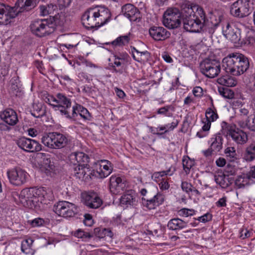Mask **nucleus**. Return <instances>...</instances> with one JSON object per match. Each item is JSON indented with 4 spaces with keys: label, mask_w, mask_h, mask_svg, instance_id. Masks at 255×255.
Returning a JSON list of instances; mask_svg holds the SVG:
<instances>
[{
    "label": "nucleus",
    "mask_w": 255,
    "mask_h": 255,
    "mask_svg": "<svg viewBox=\"0 0 255 255\" xmlns=\"http://www.w3.org/2000/svg\"><path fill=\"white\" fill-rule=\"evenodd\" d=\"M183 26L187 31L200 32L204 27V20L207 17L203 9L198 5H192L189 1L182 3Z\"/></svg>",
    "instance_id": "f257e3e1"
},
{
    "label": "nucleus",
    "mask_w": 255,
    "mask_h": 255,
    "mask_svg": "<svg viewBox=\"0 0 255 255\" xmlns=\"http://www.w3.org/2000/svg\"><path fill=\"white\" fill-rule=\"evenodd\" d=\"M111 17L110 10L105 6L91 7L82 16L83 25L87 29H97L107 23Z\"/></svg>",
    "instance_id": "f03ea898"
},
{
    "label": "nucleus",
    "mask_w": 255,
    "mask_h": 255,
    "mask_svg": "<svg viewBox=\"0 0 255 255\" xmlns=\"http://www.w3.org/2000/svg\"><path fill=\"white\" fill-rule=\"evenodd\" d=\"M222 66L227 73L239 76L249 69L250 62L248 58L243 54L232 53L223 59Z\"/></svg>",
    "instance_id": "7ed1b4c3"
},
{
    "label": "nucleus",
    "mask_w": 255,
    "mask_h": 255,
    "mask_svg": "<svg viewBox=\"0 0 255 255\" xmlns=\"http://www.w3.org/2000/svg\"><path fill=\"white\" fill-rule=\"evenodd\" d=\"M41 142L50 148L61 149L71 144L72 137L68 134L52 132L43 135L41 138Z\"/></svg>",
    "instance_id": "20e7f679"
},
{
    "label": "nucleus",
    "mask_w": 255,
    "mask_h": 255,
    "mask_svg": "<svg viewBox=\"0 0 255 255\" xmlns=\"http://www.w3.org/2000/svg\"><path fill=\"white\" fill-rule=\"evenodd\" d=\"M41 189L34 188H25L22 190L19 194V198L21 203L30 206V208L39 206V203L44 202L46 198L43 193H41Z\"/></svg>",
    "instance_id": "39448f33"
},
{
    "label": "nucleus",
    "mask_w": 255,
    "mask_h": 255,
    "mask_svg": "<svg viewBox=\"0 0 255 255\" xmlns=\"http://www.w3.org/2000/svg\"><path fill=\"white\" fill-rule=\"evenodd\" d=\"M140 193L143 197L141 198L142 205L148 210L155 209L157 207L162 205L165 200V195L159 192L152 195L150 190L142 188Z\"/></svg>",
    "instance_id": "423d86ee"
},
{
    "label": "nucleus",
    "mask_w": 255,
    "mask_h": 255,
    "mask_svg": "<svg viewBox=\"0 0 255 255\" xmlns=\"http://www.w3.org/2000/svg\"><path fill=\"white\" fill-rule=\"evenodd\" d=\"M181 11L176 7H169L166 9L163 14L162 22L163 25L170 29L179 27L181 20L183 22V14L182 5Z\"/></svg>",
    "instance_id": "0eeeda50"
},
{
    "label": "nucleus",
    "mask_w": 255,
    "mask_h": 255,
    "mask_svg": "<svg viewBox=\"0 0 255 255\" xmlns=\"http://www.w3.org/2000/svg\"><path fill=\"white\" fill-rule=\"evenodd\" d=\"M30 28L33 34L39 37L49 35L55 30L53 23L47 19H38L32 21Z\"/></svg>",
    "instance_id": "6e6552de"
},
{
    "label": "nucleus",
    "mask_w": 255,
    "mask_h": 255,
    "mask_svg": "<svg viewBox=\"0 0 255 255\" xmlns=\"http://www.w3.org/2000/svg\"><path fill=\"white\" fill-rule=\"evenodd\" d=\"M201 72L209 78H213L218 75L221 70L220 63L216 59L206 58L200 64Z\"/></svg>",
    "instance_id": "1a4fd4ad"
},
{
    "label": "nucleus",
    "mask_w": 255,
    "mask_h": 255,
    "mask_svg": "<svg viewBox=\"0 0 255 255\" xmlns=\"http://www.w3.org/2000/svg\"><path fill=\"white\" fill-rule=\"evenodd\" d=\"M130 60L129 56L126 53H120L109 59L111 62L109 65L113 71L121 74L123 73L125 67L130 63Z\"/></svg>",
    "instance_id": "9d476101"
},
{
    "label": "nucleus",
    "mask_w": 255,
    "mask_h": 255,
    "mask_svg": "<svg viewBox=\"0 0 255 255\" xmlns=\"http://www.w3.org/2000/svg\"><path fill=\"white\" fill-rule=\"evenodd\" d=\"M251 8L250 0H238L231 5L230 13L235 17L244 18L251 13Z\"/></svg>",
    "instance_id": "9b49d317"
},
{
    "label": "nucleus",
    "mask_w": 255,
    "mask_h": 255,
    "mask_svg": "<svg viewBox=\"0 0 255 255\" xmlns=\"http://www.w3.org/2000/svg\"><path fill=\"white\" fill-rule=\"evenodd\" d=\"M92 170V175L99 178H105L108 176L113 171V165L108 160H100L95 162Z\"/></svg>",
    "instance_id": "f8f14e48"
},
{
    "label": "nucleus",
    "mask_w": 255,
    "mask_h": 255,
    "mask_svg": "<svg viewBox=\"0 0 255 255\" xmlns=\"http://www.w3.org/2000/svg\"><path fill=\"white\" fill-rule=\"evenodd\" d=\"M7 175L10 184L15 186H20L26 183L29 176L24 169L19 167L8 170Z\"/></svg>",
    "instance_id": "ddd939ff"
},
{
    "label": "nucleus",
    "mask_w": 255,
    "mask_h": 255,
    "mask_svg": "<svg viewBox=\"0 0 255 255\" xmlns=\"http://www.w3.org/2000/svg\"><path fill=\"white\" fill-rule=\"evenodd\" d=\"M56 99V104L52 105L53 109L59 111L61 115L65 118H70L69 110L72 104L71 99L63 93L57 94Z\"/></svg>",
    "instance_id": "4468645a"
},
{
    "label": "nucleus",
    "mask_w": 255,
    "mask_h": 255,
    "mask_svg": "<svg viewBox=\"0 0 255 255\" xmlns=\"http://www.w3.org/2000/svg\"><path fill=\"white\" fill-rule=\"evenodd\" d=\"M53 211L58 215L69 218L73 217L78 212L77 206L67 201H59L53 207Z\"/></svg>",
    "instance_id": "2eb2a0df"
},
{
    "label": "nucleus",
    "mask_w": 255,
    "mask_h": 255,
    "mask_svg": "<svg viewBox=\"0 0 255 255\" xmlns=\"http://www.w3.org/2000/svg\"><path fill=\"white\" fill-rule=\"evenodd\" d=\"M128 183L126 179L119 175H113L110 178V190L113 194H121L127 190Z\"/></svg>",
    "instance_id": "dca6fc26"
},
{
    "label": "nucleus",
    "mask_w": 255,
    "mask_h": 255,
    "mask_svg": "<svg viewBox=\"0 0 255 255\" xmlns=\"http://www.w3.org/2000/svg\"><path fill=\"white\" fill-rule=\"evenodd\" d=\"M16 144L21 149L26 152H33L41 150V144L36 140L21 137L15 140Z\"/></svg>",
    "instance_id": "f3484780"
},
{
    "label": "nucleus",
    "mask_w": 255,
    "mask_h": 255,
    "mask_svg": "<svg viewBox=\"0 0 255 255\" xmlns=\"http://www.w3.org/2000/svg\"><path fill=\"white\" fill-rule=\"evenodd\" d=\"M18 12L14 8L0 2V23L7 25L11 22V19L16 17Z\"/></svg>",
    "instance_id": "a211bd4d"
},
{
    "label": "nucleus",
    "mask_w": 255,
    "mask_h": 255,
    "mask_svg": "<svg viewBox=\"0 0 255 255\" xmlns=\"http://www.w3.org/2000/svg\"><path fill=\"white\" fill-rule=\"evenodd\" d=\"M223 19L222 15L211 13L209 17L207 18L206 20H204V25L202 31H207L210 34L213 33L219 24L223 22Z\"/></svg>",
    "instance_id": "6ab92c4d"
},
{
    "label": "nucleus",
    "mask_w": 255,
    "mask_h": 255,
    "mask_svg": "<svg viewBox=\"0 0 255 255\" xmlns=\"http://www.w3.org/2000/svg\"><path fill=\"white\" fill-rule=\"evenodd\" d=\"M149 35L155 41L164 40L170 36V33L162 26H152L148 30Z\"/></svg>",
    "instance_id": "aec40b11"
},
{
    "label": "nucleus",
    "mask_w": 255,
    "mask_h": 255,
    "mask_svg": "<svg viewBox=\"0 0 255 255\" xmlns=\"http://www.w3.org/2000/svg\"><path fill=\"white\" fill-rule=\"evenodd\" d=\"M222 32L224 36L232 42L237 43L240 41V30L237 28H233L229 22L226 23V26L223 27Z\"/></svg>",
    "instance_id": "412c9836"
},
{
    "label": "nucleus",
    "mask_w": 255,
    "mask_h": 255,
    "mask_svg": "<svg viewBox=\"0 0 255 255\" xmlns=\"http://www.w3.org/2000/svg\"><path fill=\"white\" fill-rule=\"evenodd\" d=\"M1 120L10 126L16 125L18 122L16 112L11 108H7L0 114Z\"/></svg>",
    "instance_id": "4be33fe9"
},
{
    "label": "nucleus",
    "mask_w": 255,
    "mask_h": 255,
    "mask_svg": "<svg viewBox=\"0 0 255 255\" xmlns=\"http://www.w3.org/2000/svg\"><path fill=\"white\" fill-rule=\"evenodd\" d=\"M84 204L88 208L97 209L103 204L102 200L95 192L86 194L83 196Z\"/></svg>",
    "instance_id": "5701e85b"
},
{
    "label": "nucleus",
    "mask_w": 255,
    "mask_h": 255,
    "mask_svg": "<svg viewBox=\"0 0 255 255\" xmlns=\"http://www.w3.org/2000/svg\"><path fill=\"white\" fill-rule=\"evenodd\" d=\"M69 160L74 165L83 166L89 165L90 158L89 156L83 152H74L71 153L69 156Z\"/></svg>",
    "instance_id": "b1692460"
},
{
    "label": "nucleus",
    "mask_w": 255,
    "mask_h": 255,
    "mask_svg": "<svg viewBox=\"0 0 255 255\" xmlns=\"http://www.w3.org/2000/svg\"><path fill=\"white\" fill-rule=\"evenodd\" d=\"M79 115L85 121H91L92 116L88 110L80 105H76L72 107V114H70V118L69 119H75Z\"/></svg>",
    "instance_id": "393cba45"
},
{
    "label": "nucleus",
    "mask_w": 255,
    "mask_h": 255,
    "mask_svg": "<svg viewBox=\"0 0 255 255\" xmlns=\"http://www.w3.org/2000/svg\"><path fill=\"white\" fill-rule=\"evenodd\" d=\"M123 14L130 21H135L139 18V11L133 5L126 4L122 8Z\"/></svg>",
    "instance_id": "a878e982"
},
{
    "label": "nucleus",
    "mask_w": 255,
    "mask_h": 255,
    "mask_svg": "<svg viewBox=\"0 0 255 255\" xmlns=\"http://www.w3.org/2000/svg\"><path fill=\"white\" fill-rule=\"evenodd\" d=\"M74 167L72 174L75 176L77 178H79L82 180H86L88 179V177L92 175L91 172L92 170L90 169L89 165H75Z\"/></svg>",
    "instance_id": "bb28decb"
},
{
    "label": "nucleus",
    "mask_w": 255,
    "mask_h": 255,
    "mask_svg": "<svg viewBox=\"0 0 255 255\" xmlns=\"http://www.w3.org/2000/svg\"><path fill=\"white\" fill-rule=\"evenodd\" d=\"M136 202L135 193L132 190H127L120 198L121 205L126 207L133 206L135 204Z\"/></svg>",
    "instance_id": "cd10ccee"
},
{
    "label": "nucleus",
    "mask_w": 255,
    "mask_h": 255,
    "mask_svg": "<svg viewBox=\"0 0 255 255\" xmlns=\"http://www.w3.org/2000/svg\"><path fill=\"white\" fill-rule=\"evenodd\" d=\"M188 222L178 218L170 220L167 223V227L170 230L179 231L187 227Z\"/></svg>",
    "instance_id": "c85d7f7f"
},
{
    "label": "nucleus",
    "mask_w": 255,
    "mask_h": 255,
    "mask_svg": "<svg viewBox=\"0 0 255 255\" xmlns=\"http://www.w3.org/2000/svg\"><path fill=\"white\" fill-rule=\"evenodd\" d=\"M229 135L232 139L238 144H244L248 141L247 133L242 130L237 129L230 131Z\"/></svg>",
    "instance_id": "c756f323"
},
{
    "label": "nucleus",
    "mask_w": 255,
    "mask_h": 255,
    "mask_svg": "<svg viewBox=\"0 0 255 255\" xmlns=\"http://www.w3.org/2000/svg\"><path fill=\"white\" fill-rule=\"evenodd\" d=\"M251 175L249 174L242 173L237 176L235 184L238 188H244L249 185L252 181Z\"/></svg>",
    "instance_id": "7c9ffc66"
},
{
    "label": "nucleus",
    "mask_w": 255,
    "mask_h": 255,
    "mask_svg": "<svg viewBox=\"0 0 255 255\" xmlns=\"http://www.w3.org/2000/svg\"><path fill=\"white\" fill-rule=\"evenodd\" d=\"M223 137L220 133H217L211 138V149L214 150L215 152L220 151L223 147Z\"/></svg>",
    "instance_id": "2f4dec72"
},
{
    "label": "nucleus",
    "mask_w": 255,
    "mask_h": 255,
    "mask_svg": "<svg viewBox=\"0 0 255 255\" xmlns=\"http://www.w3.org/2000/svg\"><path fill=\"white\" fill-rule=\"evenodd\" d=\"M243 158L247 162L255 159V140L246 148Z\"/></svg>",
    "instance_id": "473e14b6"
},
{
    "label": "nucleus",
    "mask_w": 255,
    "mask_h": 255,
    "mask_svg": "<svg viewBox=\"0 0 255 255\" xmlns=\"http://www.w3.org/2000/svg\"><path fill=\"white\" fill-rule=\"evenodd\" d=\"M238 125L243 128H248L252 131H255V116H251L246 121H239Z\"/></svg>",
    "instance_id": "72a5a7b5"
},
{
    "label": "nucleus",
    "mask_w": 255,
    "mask_h": 255,
    "mask_svg": "<svg viewBox=\"0 0 255 255\" xmlns=\"http://www.w3.org/2000/svg\"><path fill=\"white\" fill-rule=\"evenodd\" d=\"M94 235L100 239H103L106 237L112 238L113 233L110 228H96L94 230Z\"/></svg>",
    "instance_id": "f704fd0d"
},
{
    "label": "nucleus",
    "mask_w": 255,
    "mask_h": 255,
    "mask_svg": "<svg viewBox=\"0 0 255 255\" xmlns=\"http://www.w3.org/2000/svg\"><path fill=\"white\" fill-rule=\"evenodd\" d=\"M39 156L43 159V163L45 166L46 170L49 171H52L54 169L53 162L50 160V155L45 153H39Z\"/></svg>",
    "instance_id": "c9c22d12"
},
{
    "label": "nucleus",
    "mask_w": 255,
    "mask_h": 255,
    "mask_svg": "<svg viewBox=\"0 0 255 255\" xmlns=\"http://www.w3.org/2000/svg\"><path fill=\"white\" fill-rule=\"evenodd\" d=\"M214 179L216 183L224 189L227 188L231 184L228 178L224 174L215 175Z\"/></svg>",
    "instance_id": "e433bc0d"
},
{
    "label": "nucleus",
    "mask_w": 255,
    "mask_h": 255,
    "mask_svg": "<svg viewBox=\"0 0 255 255\" xmlns=\"http://www.w3.org/2000/svg\"><path fill=\"white\" fill-rule=\"evenodd\" d=\"M16 4L20 8L19 12L21 10H28L31 9L35 6L36 3L35 0H18Z\"/></svg>",
    "instance_id": "4c0bfd02"
},
{
    "label": "nucleus",
    "mask_w": 255,
    "mask_h": 255,
    "mask_svg": "<svg viewBox=\"0 0 255 255\" xmlns=\"http://www.w3.org/2000/svg\"><path fill=\"white\" fill-rule=\"evenodd\" d=\"M217 81L219 84L226 87H234L237 84V81L229 75L223 76L219 78Z\"/></svg>",
    "instance_id": "58836bf2"
},
{
    "label": "nucleus",
    "mask_w": 255,
    "mask_h": 255,
    "mask_svg": "<svg viewBox=\"0 0 255 255\" xmlns=\"http://www.w3.org/2000/svg\"><path fill=\"white\" fill-rule=\"evenodd\" d=\"M33 242V241L31 239L23 240L21 245V251L25 254L33 255V252L32 249Z\"/></svg>",
    "instance_id": "ea45409f"
},
{
    "label": "nucleus",
    "mask_w": 255,
    "mask_h": 255,
    "mask_svg": "<svg viewBox=\"0 0 255 255\" xmlns=\"http://www.w3.org/2000/svg\"><path fill=\"white\" fill-rule=\"evenodd\" d=\"M165 227L161 226L160 225L157 224L154 225L152 230H147V234L149 235H152L153 236H155L156 237H162L165 231Z\"/></svg>",
    "instance_id": "a19ab883"
},
{
    "label": "nucleus",
    "mask_w": 255,
    "mask_h": 255,
    "mask_svg": "<svg viewBox=\"0 0 255 255\" xmlns=\"http://www.w3.org/2000/svg\"><path fill=\"white\" fill-rule=\"evenodd\" d=\"M175 169H174L173 171L171 170V167L166 171H162L159 172H154L151 176L152 179L158 182L160 181V178H162L163 176L165 175H172Z\"/></svg>",
    "instance_id": "79ce46f5"
},
{
    "label": "nucleus",
    "mask_w": 255,
    "mask_h": 255,
    "mask_svg": "<svg viewBox=\"0 0 255 255\" xmlns=\"http://www.w3.org/2000/svg\"><path fill=\"white\" fill-rule=\"evenodd\" d=\"M130 35L129 33L128 35L118 37L112 42V44L114 46H123L128 44L130 40Z\"/></svg>",
    "instance_id": "37998d69"
},
{
    "label": "nucleus",
    "mask_w": 255,
    "mask_h": 255,
    "mask_svg": "<svg viewBox=\"0 0 255 255\" xmlns=\"http://www.w3.org/2000/svg\"><path fill=\"white\" fill-rule=\"evenodd\" d=\"M30 112L31 114L36 118L42 117L45 113V110L42 109V105L36 104L33 105V110H31Z\"/></svg>",
    "instance_id": "c03bdc74"
},
{
    "label": "nucleus",
    "mask_w": 255,
    "mask_h": 255,
    "mask_svg": "<svg viewBox=\"0 0 255 255\" xmlns=\"http://www.w3.org/2000/svg\"><path fill=\"white\" fill-rule=\"evenodd\" d=\"M206 119L210 122H214L218 118L216 110L212 105V107L208 108L205 113Z\"/></svg>",
    "instance_id": "a18cd8bd"
},
{
    "label": "nucleus",
    "mask_w": 255,
    "mask_h": 255,
    "mask_svg": "<svg viewBox=\"0 0 255 255\" xmlns=\"http://www.w3.org/2000/svg\"><path fill=\"white\" fill-rule=\"evenodd\" d=\"M56 8V6L53 4H47L46 5H40V14L45 16L53 13Z\"/></svg>",
    "instance_id": "49530a36"
},
{
    "label": "nucleus",
    "mask_w": 255,
    "mask_h": 255,
    "mask_svg": "<svg viewBox=\"0 0 255 255\" xmlns=\"http://www.w3.org/2000/svg\"><path fill=\"white\" fill-rule=\"evenodd\" d=\"M224 152L227 159L231 162L235 161L238 158L236 150L234 147H227Z\"/></svg>",
    "instance_id": "de8ad7c7"
},
{
    "label": "nucleus",
    "mask_w": 255,
    "mask_h": 255,
    "mask_svg": "<svg viewBox=\"0 0 255 255\" xmlns=\"http://www.w3.org/2000/svg\"><path fill=\"white\" fill-rule=\"evenodd\" d=\"M183 170L186 174L189 173L191 168L194 165V161L189 157H184L182 159Z\"/></svg>",
    "instance_id": "09e8293b"
},
{
    "label": "nucleus",
    "mask_w": 255,
    "mask_h": 255,
    "mask_svg": "<svg viewBox=\"0 0 255 255\" xmlns=\"http://www.w3.org/2000/svg\"><path fill=\"white\" fill-rule=\"evenodd\" d=\"M170 110L174 111V108L171 105H168L158 109L157 113L159 115H164L167 117H171L172 116V114L169 112Z\"/></svg>",
    "instance_id": "8fccbe9b"
},
{
    "label": "nucleus",
    "mask_w": 255,
    "mask_h": 255,
    "mask_svg": "<svg viewBox=\"0 0 255 255\" xmlns=\"http://www.w3.org/2000/svg\"><path fill=\"white\" fill-rule=\"evenodd\" d=\"M74 236L78 238L82 239L84 241H87L92 237L89 233L84 232L81 229L76 231L74 233Z\"/></svg>",
    "instance_id": "3c124183"
},
{
    "label": "nucleus",
    "mask_w": 255,
    "mask_h": 255,
    "mask_svg": "<svg viewBox=\"0 0 255 255\" xmlns=\"http://www.w3.org/2000/svg\"><path fill=\"white\" fill-rule=\"evenodd\" d=\"M219 92L220 95L226 98L232 99L234 97V92L228 88H219Z\"/></svg>",
    "instance_id": "603ef678"
},
{
    "label": "nucleus",
    "mask_w": 255,
    "mask_h": 255,
    "mask_svg": "<svg viewBox=\"0 0 255 255\" xmlns=\"http://www.w3.org/2000/svg\"><path fill=\"white\" fill-rule=\"evenodd\" d=\"M178 214L180 217H188L193 216L195 214V211L193 209L182 208L178 211Z\"/></svg>",
    "instance_id": "864d4df0"
},
{
    "label": "nucleus",
    "mask_w": 255,
    "mask_h": 255,
    "mask_svg": "<svg viewBox=\"0 0 255 255\" xmlns=\"http://www.w3.org/2000/svg\"><path fill=\"white\" fill-rule=\"evenodd\" d=\"M28 223L32 227H38L44 224V220L42 218H37L32 220H29Z\"/></svg>",
    "instance_id": "5fc2aeb1"
},
{
    "label": "nucleus",
    "mask_w": 255,
    "mask_h": 255,
    "mask_svg": "<svg viewBox=\"0 0 255 255\" xmlns=\"http://www.w3.org/2000/svg\"><path fill=\"white\" fill-rule=\"evenodd\" d=\"M17 77H13L11 80V89L13 91L14 94H17V93L19 91V84L16 81L18 80Z\"/></svg>",
    "instance_id": "6e6d98bb"
},
{
    "label": "nucleus",
    "mask_w": 255,
    "mask_h": 255,
    "mask_svg": "<svg viewBox=\"0 0 255 255\" xmlns=\"http://www.w3.org/2000/svg\"><path fill=\"white\" fill-rule=\"evenodd\" d=\"M181 187L183 191L189 193L192 191L193 186L191 183L187 181H183L182 182Z\"/></svg>",
    "instance_id": "4d7b16f0"
},
{
    "label": "nucleus",
    "mask_w": 255,
    "mask_h": 255,
    "mask_svg": "<svg viewBox=\"0 0 255 255\" xmlns=\"http://www.w3.org/2000/svg\"><path fill=\"white\" fill-rule=\"evenodd\" d=\"M212 214L207 213L204 214V215L198 217L197 220L202 223H206L207 222L211 221L212 220Z\"/></svg>",
    "instance_id": "13d9d810"
},
{
    "label": "nucleus",
    "mask_w": 255,
    "mask_h": 255,
    "mask_svg": "<svg viewBox=\"0 0 255 255\" xmlns=\"http://www.w3.org/2000/svg\"><path fill=\"white\" fill-rule=\"evenodd\" d=\"M159 186L161 190H166L169 189L170 185L166 180L164 178H162L160 182L159 183Z\"/></svg>",
    "instance_id": "bf43d9fd"
},
{
    "label": "nucleus",
    "mask_w": 255,
    "mask_h": 255,
    "mask_svg": "<svg viewBox=\"0 0 255 255\" xmlns=\"http://www.w3.org/2000/svg\"><path fill=\"white\" fill-rule=\"evenodd\" d=\"M192 92L194 96L196 97L200 98L203 95V89L200 87H195V88H193Z\"/></svg>",
    "instance_id": "052dcab7"
},
{
    "label": "nucleus",
    "mask_w": 255,
    "mask_h": 255,
    "mask_svg": "<svg viewBox=\"0 0 255 255\" xmlns=\"http://www.w3.org/2000/svg\"><path fill=\"white\" fill-rule=\"evenodd\" d=\"M227 197L224 196L222 198L219 199V200L216 203V205L219 208L225 207L227 206Z\"/></svg>",
    "instance_id": "680f3d73"
},
{
    "label": "nucleus",
    "mask_w": 255,
    "mask_h": 255,
    "mask_svg": "<svg viewBox=\"0 0 255 255\" xmlns=\"http://www.w3.org/2000/svg\"><path fill=\"white\" fill-rule=\"evenodd\" d=\"M84 223L87 226H91L92 225L93 223V220L92 219V217L91 215L88 214H85Z\"/></svg>",
    "instance_id": "e2e57ef3"
},
{
    "label": "nucleus",
    "mask_w": 255,
    "mask_h": 255,
    "mask_svg": "<svg viewBox=\"0 0 255 255\" xmlns=\"http://www.w3.org/2000/svg\"><path fill=\"white\" fill-rule=\"evenodd\" d=\"M56 96L48 95L45 98V102L52 107V105L56 104Z\"/></svg>",
    "instance_id": "0e129e2a"
},
{
    "label": "nucleus",
    "mask_w": 255,
    "mask_h": 255,
    "mask_svg": "<svg viewBox=\"0 0 255 255\" xmlns=\"http://www.w3.org/2000/svg\"><path fill=\"white\" fill-rule=\"evenodd\" d=\"M252 233V232H250L247 229H246L245 231L244 230H242L241 232L240 237L243 239L249 238L251 237V235Z\"/></svg>",
    "instance_id": "69168bd1"
},
{
    "label": "nucleus",
    "mask_w": 255,
    "mask_h": 255,
    "mask_svg": "<svg viewBox=\"0 0 255 255\" xmlns=\"http://www.w3.org/2000/svg\"><path fill=\"white\" fill-rule=\"evenodd\" d=\"M178 124V122L176 120L175 122H172L171 124H167L165 126L166 128H168V131L169 130H172L175 128Z\"/></svg>",
    "instance_id": "338daca9"
},
{
    "label": "nucleus",
    "mask_w": 255,
    "mask_h": 255,
    "mask_svg": "<svg viewBox=\"0 0 255 255\" xmlns=\"http://www.w3.org/2000/svg\"><path fill=\"white\" fill-rule=\"evenodd\" d=\"M203 122L204 123V125L202 127V130L204 131H208L211 127V122L208 121V120H205V121H203Z\"/></svg>",
    "instance_id": "774afa93"
}]
</instances>
